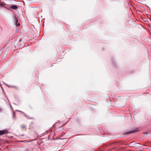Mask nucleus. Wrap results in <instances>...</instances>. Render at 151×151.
<instances>
[{
    "instance_id": "9b49d317",
    "label": "nucleus",
    "mask_w": 151,
    "mask_h": 151,
    "mask_svg": "<svg viewBox=\"0 0 151 151\" xmlns=\"http://www.w3.org/2000/svg\"><path fill=\"white\" fill-rule=\"evenodd\" d=\"M148 8H149V9H150V7H148Z\"/></svg>"
},
{
    "instance_id": "7ed1b4c3",
    "label": "nucleus",
    "mask_w": 151,
    "mask_h": 151,
    "mask_svg": "<svg viewBox=\"0 0 151 151\" xmlns=\"http://www.w3.org/2000/svg\"><path fill=\"white\" fill-rule=\"evenodd\" d=\"M7 130H0V136L5 134L7 133Z\"/></svg>"
},
{
    "instance_id": "20e7f679",
    "label": "nucleus",
    "mask_w": 151,
    "mask_h": 151,
    "mask_svg": "<svg viewBox=\"0 0 151 151\" xmlns=\"http://www.w3.org/2000/svg\"><path fill=\"white\" fill-rule=\"evenodd\" d=\"M10 8L12 9L16 10L18 7L17 5H12L10 6Z\"/></svg>"
},
{
    "instance_id": "1a4fd4ad",
    "label": "nucleus",
    "mask_w": 151,
    "mask_h": 151,
    "mask_svg": "<svg viewBox=\"0 0 151 151\" xmlns=\"http://www.w3.org/2000/svg\"><path fill=\"white\" fill-rule=\"evenodd\" d=\"M1 111V108H0V111Z\"/></svg>"
},
{
    "instance_id": "6e6552de",
    "label": "nucleus",
    "mask_w": 151,
    "mask_h": 151,
    "mask_svg": "<svg viewBox=\"0 0 151 151\" xmlns=\"http://www.w3.org/2000/svg\"><path fill=\"white\" fill-rule=\"evenodd\" d=\"M5 84H6L7 86H8V87H14V86H9V85H7V84H6V83Z\"/></svg>"
},
{
    "instance_id": "f03ea898",
    "label": "nucleus",
    "mask_w": 151,
    "mask_h": 151,
    "mask_svg": "<svg viewBox=\"0 0 151 151\" xmlns=\"http://www.w3.org/2000/svg\"><path fill=\"white\" fill-rule=\"evenodd\" d=\"M14 21L15 22V23L16 24V25L17 26H20V24L19 23L18 24H17V22H18V20L15 16V15L14 14Z\"/></svg>"
},
{
    "instance_id": "9d476101",
    "label": "nucleus",
    "mask_w": 151,
    "mask_h": 151,
    "mask_svg": "<svg viewBox=\"0 0 151 151\" xmlns=\"http://www.w3.org/2000/svg\"><path fill=\"white\" fill-rule=\"evenodd\" d=\"M25 116H27V115H26V114H25Z\"/></svg>"
},
{
    "instance_id": "f8f14e48",
    "label": "nucleus",
    "mask_w": 151,
    "mask_h": 151,
    "mask_svg": "<svg viewBox=\"0 0 151 151\" xmlns=\"http://www.w3.org/2000/svg\"><path fill=\"white\" fill-rule=\"evenodd\" d=\"M19 111L21 112V111Z\"/></svg>"
},
{
    "instance_id": "423d86ee",
    "label": "nucleus",
    "mask_w": 151,
    "mask_h": 151,
    "mask_svg": "<svg viewBox=\"0 0 151 151\" xmlns=\"http://www.w3.org/2000/svg\"><path fill=\"white\" fill-rule=\"evenodd\" d=\"M4 4L2 3H0V6L1 7H4Z\"/></svg>"
},
{
    "instance_id": "39448f33",
    "label": "nucleus",
    "mask_w": 151,
    "mask_h": 151,
    "mask_svg": "<svg viewBox=\"0 0 151 151\" xmlns=\"http://www.w3.org/2000/svg\"><path fill=\"white\" fill-rule=\"evenodd\" d=\"M15 113L14 112H13V117L14 119H15Z\"/></svg>"
},
{
    "instance_id": "0eeeda50",
    "label": "nucleus",
    "mask_w": 151,
    "mask_h": 151,
    "mask_svg": "<svg viewBox=\"0 0 151 151\" xmlns=\"http://www.w3.org/2000/svg\"><path fill=\"white\" fill-rule=\"evenodd\" d=\"M21 127L23 129H24L26 127V126L24 125H22L21 126Z\"/></svg>"
},
{
    "instance_id": "f257e3e1",
    "label": "nucleus",
    "mask_w": 151,
    "mask_h": 151,
    "mask_svg": "<svg viewBox=\"0 0 151 151\" xmlns=\"http://www.w3.org/2000/svg\"><path fill=\"white\" fill-rule=\"evenodd\" d=\"M139 131V129H134V130H133L131 131L128 132H127L125 133L124 134H130L131 133H134V132H137Z\"/></svg>"
}]
</instances>
